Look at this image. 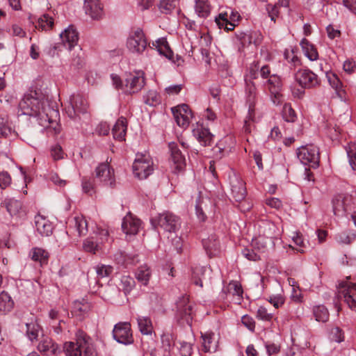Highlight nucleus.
Returning a JSON list of instances; mask_svg holds the SVG:
<instances>
[{
    "label": "nucleus",
    "mask_w": 356,
    "mask_h": 356,
    "mask_svg": "<svg viewBox=\"0 0 356 356\" xmlns=\"http://www.w3.org/2000/svg\"><path fill=\"white\" fill-rule=\"evenodd\" d=\"M344 332L339 327H332L329 332V339L332 341L341 343L344 341Z\"/></svg>",
    "instance_id": "obj_56"
},
{
    "label": "nucleus",
    "mask_w": 356,
    "mask_h": 356,
    "mask_svg": "<svg viewBox=\"0 0 356 356\" xmlns=\"http://www.w3.org/2000/svg\"><path fill=\"white\" fill-rule=\"evenodd\" d=\"M156 49L159 54L163 55L169 60H171L173 53L170 49L167 41L164 38H161L156 40Z\"/></svg>",
    "instance_id": "obj_46"
},
{
    "label": "nucleus",
    "mask_w": 356,
    "mask_h": 356,
    "mask_svg": "<svg viewBox=\"0 0 356 356\" xmlns=\"http://www.w3.org/2000/svg\"><path fill=\"white\" fill-rule=\"evenodd\" d=\"M292 240L294 243L298 247L296 250L300 252H303V248L305 247V242L300 232H294L292 236Z\"/></svg>",
    "instance_id": "obj_63"
},
{
    "label": "nucleus",
    "mask_w": 356,
    "mask_h": 356,
    "mask_svg": "<svg viewBox=\"0 0 356 356\" xmlns=\"http://www.w3.org/2000/svg\"><path fill=\"white\" fill-rule=\"evenodd\" d=\"M113 338L118 342L124 345L134 342V338L129 323L124 322L116 324L113 330Z\"/></svg>",
    "instance_id": "obj_12"
},
{
    "label": "nucleus",
    "mask_w": 356,
    "mask_h": 356,
    "mask_svg": "<svg viewBox=\"0 0 356 356\" xmlns=\"http://www.w3.org/2000/svg\"><path fill=\"white\" fill-rule=\"evenodd\" d=\"M14 306V302L10 295L2 291L0 293V314L10 312Z\"/></svg>",
    "instance_id": "obj_35"
},
{
    "label": "nucleus",
    "mask_w": 356,
    "mask_h": 356,
    "mask_svg": "<svg viewBox=\"0 0 356 356\" xmlns=\"http://www.w3.org/2000/svg\"><path fill=\"white\" fill-rule=\"evenodd\" d=\"M81 187L83 192L86 194L92 195L95 193L94 181L92 179L83 178Z\"/></svg>",
    "instance_id": "obj_59"
},
{
    "label": "nucleus",
    "mask_w": 356,
    "mask_h": 356,
    "mask_svg": "<svg viewBox=\"0 0 356 356\" xmlns=\"http://www.w3.org/2000/svg\"><path fill=\"white\" fill-rule=\"evenodd\" d=\"M133 172L139 179L147 178L154 172V163L149 153H137L133 165Z\"/></svg>",
    "instance_id": "obj_5"
},
{
    "label": "nucleus",
    "mask_w": 356,
    "mask_h": 356,
    "mask_svg": "<svg viewBox=\"0 0 356 356\" xmlns=\"http://www.w3.org/2000/svg\"><path fill=\"white\" fill-rule=\"evenodd\" d=\"M245 92L248 101L250 103L253 102L256 97V87L253 81L245 79Z\"/></svg>",
    "instance_id": "obj_55"
},
{
    "label": "nucleus",
    "mask_w": 356,
    "mask_h": 356,
    "mask_svg": "<svg viewBox=\"0 0 356 356\" xmlns=\"http://www.w3.org/2000/svg\"><path fill=\"white\" fill-rule=\"evenodd\" d=\"M143 101L147 105L156 106L161 102V98L156 90H150L143 96Z\"/></svg>",
    "instance_id": "obj_43"
},
{
    "label": "nucleus",
    "mask_w": 356,
    "mask_h": 356,
    "mask_svg": "<svg viewBox=\"0 0 356 356\" xmlns=\"http://www.w3.org/2000/svg\"><path fill=\"white\" fill-rule=\"evenodd\" d=\"M25 325L26 327V333L29 339L31 341L36 340L41 333V328L38 323L31 321L29 323H26Z\"/></svg>",
    "instance_id": "obj_39"
},
{
    "label": "nucleus",
    "mask_w": 356,
    "mask_h": 356,
    "mask_svg": "<svg viewBox=\"0 0 356 356\" xmlns=\"http://www.w3.org/2000/svg\"><path fill=\"white\" fill-rule=\"evenodd\" d=\"M180 355L181 356H191L193 353V344L188 342H180V347L179 348Z\"/></svg>",
    "instance_id": "obj_64"
},
{
    "label": "nucleus",
    "mask_w": 356,
    "mask_h": 356,
    "mask_svg": "<svg viewBox=\"0 0 356 356\" xmlns=\"http://www.w3.org/2000/svg\"><path fill=\"white\" fill-rule=\"evenodd\" d=\"M83 8L92 19L99 20L104 16V7L99 0H84Z\"/></svg>",
    "instance_id": "obj_18"
},
{
    "label": "nucleus",
    "mask_w": 356,
    "mask_h": 356,
    "mask_svg": "<svg viewBox=\"0 0 356 356\" xmlns=\"http://www.w3.org/2000/svg\"><path fill=\"white\" fill-rule=\"evenodd\" d=\"M339 299L343 300L353 310L356 311V284L342 281L338 287Z\"/></svg>",
    "instance_id": "obj_7"
},
{
    "label": "nucleus",
    "mask_w": 356,
    "mask_h": 356,
    "mask_svg": "<svg viewBox=\"0 0 356 356\" xmlns=\"http://www.w3.org/2000/svg\"><path fill=\"white\" fill-rule=\"evenodd\" d=\"M231 191L232 197L236 202H241L244 200L246 191L245 188V184L239 178L235 177L233 180L231 181Z\"/></svg>",
    "instance_id": "obj_24"
},
{
    "label": "nucleus",
    "mask_w": 356,
    "mask_h": 356,
    "mask_svg": "<svg viewBox=\"0 0 356 356\" xmlns=\"http://www.w3.org/2000/svg\"><path fill=\"white\" fill-rule=\"evenodd\" d=\"M83 248L86 252L95 254L102 250V247L99 243L94 242L91 238H87L83 241Z\"/></svg>",
    "instance_id": "obj_52"
},
{
    "label": "nucleus",
    "mask_w": 356,
    "mask_h": 356,
    "mask_svg": "<svg viewBox=\"0 0 356 356\" xmlns=\"http://www.w3.org/2000/svg\"><path fill=\"white\" fill-rule=\"evenodd\" d=\"M88 102L79 93L72 94L69 99L65 110L67 116L76 120L80 114H86L88 111Z\"/></svg>",
    "instance_id": "obj_6"
},
{
    "label": "nucleus",
    "mask_w": 356,
    "mask_h": 356,
    "mask_svg": "<svg viewBox=\"0 0 356 356\" xmlns=\"http://www.w3.org/2000/svg\"><path fill=\"white\" fill-rule=\"evenodd\" d=\"M90 309V304L85 300H76L73 302L72 314L76 316H81L87 313Z\"/></svg>",
    "instance_id": "obj_37"
},
{
    "label": "nucleus",
    "mask_w": 356,
    "mask_h": 356,
    "mask_svg": "<svg viewBox=\"0 0 356 356\" xmlns=\"http://www.w3.org/2000/svg\"><path fill=\"white\" fill-rule=\"evenodd\" d=\"M195 10L199 17H207L211 13V6L208 0H195Z\"/></svg>",
    "instance_id": "obj_36"
},
{
    "label": "nucleus",
    "mask_w": 356,
    "mask_h": 356,
    "mask_svg": "<svg viewBox=\"0 0 356 356\" xmlns=\"http://www.w3.org/2000/svg\"><path fill=\"white\" fill-rule=\"evenodd\" d=\"M227 291L229 294L233 296V301L235 303L240 304L242 300L243 289L239 282L236 281H232L227 286Z\"/></svg>",
    "instance_id": "obj_33"
},
{
    "label": "nucleus",
    "mask_w": 356,
    "mask_h": 356,
    "mask_svg": "<svg viewBox=\"0 0 356 356\" xmlns=\"http://www.w3.org/2000/svg\"><path fill=\"white\" fill-rule=\"evenodd\" d=\"M297 156L303 165L314 168L318 166L319 152L316 146L307 145L300 147L297 152Z\"/></svg>",
    "instance_id": "obj_8"
},
{
    "label": "nucleus",
    "mask_w": 356,
    "mask_h": 356,
    "mask_svg": "<svg viewBox=\"0 0 356 356\" xmlns=\"http://www.w3.org/2000/svg\"><path fill=\"white\" fill-rule=\"evenodd\" d=\"M314 316L318 322L325 323L329 319V312L327 309L323 305H318L313 309Z\"/></svg>",
    "instance_id": "obj_47"
},
{
    "label": "nucleus",
    "mask_w": 356,
    "mask_h": 356,
    "mask_svg": "<svg viewBox=\"0 0 356 356\" xmlns=\"http://www.w3.org/2000/svg\"><path fill=\"white\" fill-rule=\"evenodd\" d=\"M151 277V270L147 265L140 266L136 272V279L143 285H147Z\"/></svg>",
    "instance_id": "obj_42"
},
{
    "label": "nucleus",
    "mask_w": 356,
    "mask_h": 356,
    "mask_svg": "<svg viewBox=\"0 0 356 356\" xmlns=\"http://www.w3.org/2000/svg\"><path fill=\"white\" fill-rule=\"evenodd\" d=\"M193 134L198 142L204 146L210 145L213 136L208 129L204 128L202 124L198 123L193 128Z\"/></svg>",
    "instance_id": "obj_22"
},
{
    "label": "nucleus",
    "mask_w": 356,
    "mask_h": 356,
    "mask_svg": "<svg viewBox=\"0 0 356 356\" xmlns=\"http://www.w3.org/2000/svg\"><path fill=\"white\" fill-rule=\"evenodd\" d=\"M168 146L171 152V170L175 174H178L186 168L185 157L178 148L177 143L172 142L169 143Z\"/></svg>",
    "instance_id": "obj_13"
},
{
    "label": "nucleus",
    "mask_w": 356,
    "mask_h": 356,
    "mask_svg": "<svg viewBox=\"0 0 356 356\" xmlns=\"http://www.w3.org/2000/svg\"><path fill=\"white\" fill-rule=\"evenodd\" d=\"M38 350L46 355H56L58 346L48 337H43L38 345Z\"/></svg>",
    "instance_id": "obj_25"
},
{
    "label": "nucleus",
    "mask_w": 356,
    "mask_h": 356,
    "mask_svg": "<svg viewBox=\"0 0 356 356\" xmlns=\"http://www.w3.org/2000/svg\"><path fill=\"white\" fill-rule=\"evenodd\" d=\"M276 244L274 240L267 238L261 234L252 241V246L263 252L273 249Z\"/></svg>",
    "instance_id": "obj_28"
},
{
    "label": "nucleus",
    "mask_w": 356,
    "mask_h": 356,
    "mask_svg": "<svg viewBox=\"0 0 356 356\" xmlns=\"http://www.w3.org/2000/svg\"><path fill=\"white\" fill-rule=\"evenodd\" d=\"M127 48L133 53H142L147 47V40L143 31L137 29L133 31L127 38Z\"/></svg>",
    "instance_id": "obj_11"
},
{
    "label": "nucleus",
    "mask_w": 356,
    "mask_h": 356,
    "mask_svg": "<svg viewBox=\"0 0 356 356\" xmlns=\"http://www.w3.org/2000/svg\"><path fill=\"white\" fill-rule=\"evenodd\" d=\"M1 204L6 209L7 211L13 217H21L24 213V211L22 209V202L14 198H6Z\"/></svg>",
    "instance_id": "obj_23"
},
{
    "label": "nucleus",
    "mask_w": 356,
    "mask_h": 356,
    "mask_svg": "<svg viewBox=\"0 0 356 356\" xmlns=\"http://www.w3.org/2000/svg\"><path fill=\"white\" fill-rule=\"evenodd\" d=\"M350 165L353 170H356V143H350L346 147Z\"/></svg>",
    "instance_id": "obj_53"
},
{
    "label": "nucleus",
    "mask_w": 356,
    "mask_h": 356,
    "mask_svg": "<svg viewBox=\"0 0 356 356\" xmlns=\"http://www.w3.org/2000/svg\"><path fill=\"white\" fill-rule=\"evenodd\" d=\"M177 316L179 320L185 321L189 325L192 322V306L188 298H183L177 303Z\"/></svg>",
    "instance_id": "obj_20"
},
{
    "label": "nucleus",
    "mask_w": 356,
    "mask_h": 356,
    "mask_svg": "<svg viewBox=\"0 0 356 356\" xmlns=\"http://www.w3.org/2000/svg\"><path fill=\"white\" fill-rule=\"evenodd\" d=\"M127 120L124 118H120L114 124L112 133L113 138L115 140L122 141L125 140V136L127 132Z\"/></svg>",
    "instance_id": "obj_29"
},
{
    "label": "nucleus",
    "mask_w": 356,
    "mask_h": 356,
    "mask_svg": "<svg viewBox=\"0 0 356 356\" xmlns=\"http://www.w3.org/2000/svg\"><path fill=\"white\" fill-rule=\"evenodd\" d=\"M63 349L66 356H97L92 339L82 330H77L75 342H65Z\"/></svg>",
    "instance_id": "obj_3"
},
{
    "label": "nucleus",
    "mask_w": 356,
    "mask_h": 356,
    "mask_svg": "<svg viewBox=\"0 0 356 356\" xmlns=\"http://www.w3.org/2000/svg\"><path fill=\"white\" fill-rule=\"evenodd\" d=\"M135 286L134 280L129 275H123L120 279V288L124 291V294L130 293Z\"/></svg>",
    "instance_id": "obj_50"
},
{
    "label": "nucleus",
    "mask_w": 356,
    "mask_h": 356,
    "mask_svg": "<svg viewBox=\"0 0 356 356\" xmlns=\"http://www.w3.org/2000/svg\"><path fill=\"white\" fill-rule=\"evenodd\" d=\"M207 203H210L208 199H199L195 204V213L197 218L201 221H204L207 218L205 210H207Z\"/></svg>",
    "instance_id": "obj_44"
},
{
    "label": "nucleus",
    "mask_w": 356,
    "mask_h": 356,
    "mask_svg": "<svg viewBox=\"0 0 356 356\" xmlns=\"http://www.w3.org/2000/svg\"><path fill=\"white\" fill-rule=\"evenodd\" d=\"M97 235L98 236L100 242L98 243L102 247V250H106L112 242V239L109 237V233L108 229L97 227Z\"/></svg>",
    "instance_id": "obj_41"
},
{
    "label": "nucleus",
    "mask_w": 356,
    "mask_h": 356,
    "mask_svg": "<svg viewBox=\"0 0 356 356\" xmlns=\"http://www.w3.org/2000/svg\"><path fill=\"white\" fill-rule=\"evenodd\" d=\"M139 331L145 335H150L153 332V325L151 319L147 316H139L137 317Z\"/></svg>",
    "instance_id": "obj_34"
},
{
    "label": "nucleus",
    "mask_w": 356,
    "mask_h": 356,
    "mask_svg": "<svg viewBox=\"0 0 356 356\" xmlns=\"http://www.w3.org/2000/svg\"><path fill=\"white\" fill-rule=\"evenodd\" d=\"M179 3V0H160L159 8L165 14L170 13Z\"/></svg>",
    "instance_id": "obj_49"
},
{
    "label": "nucleus",
    "mask_w": 356,
    "mask_h": 356,
    "mask_svg": "<svg viewBox=\"0 0 356 356\" xmlns=\"http://www.w3.org/2000/svg\"><path fill=\"white\" fill-rule=\"evenodd\" d=\"M69 227L76 231L79 236L85 235L88 232V222L82 216H74L70 221Z\"/></svg>",
    "instance_id": "obj_30"
},
{
    "label": "nucleus",
    "mask_w": 356,
    "mask_h": 356,
    "mask_svg": "<svg viewBox=\"0 0 356 356\" xmlns=\"http://www.w3.org/2000/svg\"><path fill=\"white\" fill-rule=\"evenodd\" d=\"M326 78H327L330 85L337 92H339L341 90H342L343 83L335 73L332 72H327Z\"/></svg>",
    "instance_id": "obj_51"
},
{
    "label": "nucleus",
    "mask_w": 356,
    "mask_h": 356,
    "mask_svg": "<svg viewBox=\"0 0 356 356\" xmlns=\"http://www.w3.org/2000/svg\"><path fill=\"white\" fill-rule=\"evenodd\" d=\"M203 246L209 256L216 255L219 249V242L215 235L202 241Z\"/></svg>",
    "instance_id": "obj_32"
},
{
    "label": "nucleus",
    "mask_w": 356,
    "mask_h": 356,
    "mask_svg": "<svg viewBox=\"0 0 356 356\" xmlns=\"http://www.w3.org/2000/svg\"><path fill=\"white\" fill-rule=\"evenodd\" d=\"M96 273L99 277L109 276L113 272V267L109 265L100 264L95 267Z\"/></svg>",
    "instance_id": "obj_60"
},
{
    "label": "nucleus",
    "mask_w": 356,
    "mask_h": 356,
    "mask_svg": "<svg viewBox=\"0 0 356 356\" xmlns=\"http://www.w3.org/2000/svg\"><path fill=\"white\" fill-rule=\"evenodd\" d=\"M151 223L159 233L163 231L177 252L181 250L182 240L178 234L181 222L178 217L168 212L159 213L151 219Z\"/></svg>",
    "instance_id": "obj_2"
},
{
    "label": "nucleus",
    "mask_w": 356,
    "mask_h": 356,
    "mask_svg": "<svg viewBox=\"0 0 356 356\" xmlns=\"http://www.w3.org/2000/svg\"><path fill=\"white\" fill-rule=\"evenodd\" d=\"M240 19V15L238 12L231 10L230 13H221L216 17V22L220 29H224L227 31L234 29Z\"/></svg>",
    "instance_id": "obj_15"
},
{
    "label": "nucleus",
    "mask_w": 356,
    "mask_h": 356,
    "mask_svg": "<svg viewBox=\"0 0 356 356\" xmlns=\"http://www.w3.org/2000/svg\"><path fill=\"white\" fill-rule=\"evenodd\" d=\"M35 225L37 232L41 236H49L53 229L51 223L42 216L37 215L35 217Z\"/></svg>",
    "instance_id": "obj_26"
},
{
    "label": "nucleus",
    "mask_w": 356,
    "mask_h": 356,
    "mask_svg": "<svg viewBox=\"0 0 356 356\" xmlns=\"http://www.w3.org/2000/svg\"><path fill=\"white\" fill-rule=\"evenodd\" d=\"M300 46L305 56L310 60H316L318 58V53L316 47L311 44L307 39H302L300 42Z\"/></svg>",
    "instance_id": "obj_31"
},
{
    "label": "nucleus",
    "mask_w": 356,
    "mask_h": 356,
    "mask_svg": "<svg viewBox=\"0 0 356 356\" xmlns=\"http://www.w3.org/2000/svg\"><path fill=\"white\" fill-rule=\"evenodd\" d=\"M175 121L178 126L186 128L192 118V113L186 104L179 105L172 108Z\"/></svg>",
    "instance_id": "obj_16"
},
{
    "label": "nucleus",
    "mask_w": 356,
    "mask_h": 356,
    "mask_svg": "<svg viewBox=\"0 0 356 356\" xmlns=\"http://www.w3.org/2000/svg\"><path fill=\"white\" fill-rule=\"evenodd\" d=\"M141 227L140 220L131 213L125 216L122 222V229L127 236L136 234Z\"/></svg>",
    "instance_id": "obj_17"
},
{
    "label": "nucleus",
    "mask_w": 356,
    "mask_h": 356,
    "mask_svg": "<svg viewBox=\"0 0 356 356\" xmlns=\"http://www.w3.org/2000/svg\"><path fill=\"white\" fill-rule=\"evenodd\" d=\"M60 37L63 41V44L70 50L76 45L79 40V35L76 30L72 26H70L65 29L60 34Z\"/></svg>",
    "instance_id": "obj_21"
},
{
    "label": "nucleus",
    "mask_w": 356,
    "mask_h": 356,
    "mask_svg": "<svg viewBox=\"0 0 356 356\" xmlns=\"http://www.w3.org/2000/svg\"><path fill=\"white\" fill-rule=\"evenodd\" d=\"M162 348L170 353L174 346V337L170 333H163L161 336Z\"/></svg>",
    "instance_id": "obj_54"
},
{
    "label": "nucleus",
    "mask_w": 356,
    "mask_h": 356,
    "mask_svg": "<svg viewBox=\"0 0 356 356\" xmlns=\"http://www.w3.org/2000/svg\"><path fill=\"white\" fill-rule=\"evenodd\" d=\"M296 82L302 88H313L320 84L318 76L308 69H300L294 75Z\"/></svg>",
    "instance_id": "obj_10"
},
{
    "label": "nucleus",
    "mask_w": 356,
    "mask_h": 356,
    "mask_svg": "<svg viewBox=\"0 0 356 356\" xmlns=\"http://www.w3.org/2000/svg\"><path fill=\"white\" fill-rule=\"evenodd\" d=\"M236 38L243 47L248 46L252 42V32H240L236 34Z\"/></svg>",
    "instance_id": "obj_62"
},
{
    "label": "nucleus",
    "mask_w": 356,
    "mask_h": 356,
    "mask_svg": "<svg viewBox=\"0 0 356 356\" xmlns=\"http://www.w3.org/2000/svg\"><path fill=\"white\" fill-rule=\"evenodd\" d=\"M282 115L284 119L287 122H294L296 118V113L289 104H285L284 105Z\"/></svg>",
    "instance_id": "obj_58"
},
{
    "label": "nucleus",
    "mask_w": 356,
    "mask_h": 356,
    "mask_svg": "<svg viewBox=\"0 0 356 356\" xmlns=\"http://www.w3.org/2000/svg\"><path fill=\"white\" fill-rule=\"evenodd\" d=\"M31 259L35 261H39L41 264L47 263L49 258V253L44 249L34 248L30 252Z\"/></svg>",
    "instance_id": "obj_45"
},
{
    "label": "nucleus",
    "mask_w": 356,
    "mask_h": 356,
    "mask_svg": "<svg viewBox=\"0 0 356 356\" xmlns=\"http://www.w3.org/2000/svg\"><path fill=\"white\" fill-rule=\"evenodd\" d=\"M356 238L354 232H341L336 236V240L339 243L349 244Z\"/></svg>",
    "instance_id": "obj_57"
},
{
    "label": "nucleus",
    "mask_w": 356,
    "mask_h": 356,
    "mask_svg": "<svg viewBox=\"0 0 356 356\" xmlns=\"http://www.w3.org/2000/svg\"><path fill=\"white\" fill-rule=\"evenodd\" d=\"M95 175L102 185L111 188L115 186L116 181L114 170L108 163H100L95 169Z\"/></svg>",
    "instance_id": "obj_9"
},
{
    "label": "nucleus",
    "mask_w": 356,
    "mask_h": 356,
    "mask_svg": "<svg viewBox=\"0 0 356 356\" xmlns=\"http://www.w3.org/2000/svg\"><path fill=\"white\" fill-rule=\"evenodd\" d=\"M351 202L352 197L348 194L336 195L332 201L334 214L339 217L346 216Z\"/></svg>",
    "instance_id": "obj_14"
},
{
    "label": "nucleus",
    "mask_w": 356,
    "mask_h": 356,
    "mask_svg": "<svg viewBox=\"0 0 356 356\" xmlns=\"http://www.w3.org/2000/svg\"><path fill=\"white\" fill-rule=\"evenodd\" d=\"M51 113L57 111L49 108L47 90L32 86L19 103L18 115H26L37 118L38 123L44 127L50 122Z\"/></svg>",
    "instance_id": "obj_1"
},
{
    "label": "nucleus",
    "mask_w": 356,
    "mask_h": 356,
    "mask_svg": "<svg viewBox=\"0 0 356 356\" xmlns=\"http://www.w3.org/2000/svg\"><path fill=\"white\" fill-rule=\"evenodd\" d=\"M257 317L261 321H270L273 318V314L268 312L265 307L260 306L257 309Z\"/></svg>",
    "instance_id": "obj_61"
},
{
    "label": "nucleus",
    "mask_w": 356,
    "mask_h": 356,
    "mask_svg": "<svg viewBox=\"0 0 356 356\" xmlns=\"http://www.w3.org/2000/svg\"><path fill=\"white\" fill-rule=\"evenodd\" d=\"M202 349L204 352L214 353L218 348V340L213 332L202 333Z\"/></svg>",
    "instance_id": "obj_27"
},
{
    "label": "nucleus",
    "mask_w": 356,
    "mask_h": 356,
    "mask_svg": "<svg viewBox=\"0 0 356 356\" xmlns=\"http://www.w3.org/2000/svg\"><path fill=\"white\" fill-rule=\"evenodd\" d=\"M17 134L10 127L8 118L0 117V137H15Z\"/></svg>",
    "instance_id": "obj_40"
},
{
    "label": "nucleus",
    "mask_w": 356,
    "mask_h": 356,
    "mask_svg": "<svg viewBox=\"0 0 356 356\" xmlns=\"http://www.w3.org/2000/svg\"><path fill=\"white\" fill-rule=\"evenodd\" d=\"M113 86L124 94L131 95L140 91L145 85L143 74H128L122 79L115 74H111Z\"/></svg>",
    "instance_id": "obj_4"
},
{
    "label": "nucleus",
    "mask_w": 356,
    "mask_h": 356,
    "mask_svg": "<svg viewBox=\"0 0 356 356\" xmlns=\"http://www.w3.org/2000/svg\"><path fill=\"white\" fill-rule=\"evenodd\" d=\"M54 19L49 15L44 14L38 19L35 28L42 31H48L53 27Z\"/></svg>",
    "instance_id": "obj_48"
},
{
    "label": "nucleus",
    "mask_w": 356,
    "mask_h": 356,
    "mask_svg": "<svg viewBox=\"0 0 356 356\" xmlns=\"http://www.w3.org/2000/svg\"><path fill=\"white\" fill-rule=\"evenodd\" d=\"M268 88L270 92L271 95H275L277 98V95H279V91H280L282 83L280 76L276 74H272L268 79L266 81Z\"/></svg>",
    "instance_id": "obj_38"
},
{
    "label": "nucleus",
    "mask_w": 356,
    "mask_h": 356,
    "mask_svg": "<svg viewBox=\"0 0 356 356\" xmlns=\"http://www.w3.org/2000/svg\"><path fill=\"white\" fill-rule=\"evenodd\" d=\"M261 235L267 238L274 240L275 243L280 241L282 230L280 229L274 222L270 221L262 222L260 225Z\"/></svg>",
    "instance_id": "obj_19"
}]
</instances>
